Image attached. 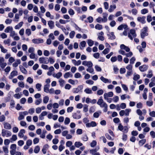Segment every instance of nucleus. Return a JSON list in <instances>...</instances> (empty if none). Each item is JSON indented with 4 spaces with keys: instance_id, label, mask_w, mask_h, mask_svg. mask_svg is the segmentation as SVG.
<instances>
[{
    "instance_id": "obj_40",
    "label": "nucleus",
    "mask_w": 155,
    "mask_h": 155,
    "mask_svg": "<svg viewBox=\"0 0 155 155\" xmlns=\"http://www.w3.org/2000/svg\"><path fill=\"white\" fill-rule=\"evenodd\" d=\"M125 115L126 116L129 115V113L131 111V109H126L124 110Z\"/></svg>"
},
{
    "instance_id": "obj_3",
    "label": "nucleus",
    "mask_w": 155,
    "mask_h": 155,
    "mask_svg": "<svg viewBox=\"0 0 155 155\" xmlns=\"http://www.w3.org/2000/svg\"><path fill=\"white\" fill-rule=\"evenodd\" d=\"M72 117L75 119H79L81 118V114L79 111H78L72 114Z\"/></svg>"
},
{
    "instance_id": "obj_12",
    "label": "nucleus",
    "mask_w": 155,
    "mask_h": 155,
    "mask_svg": "<svg viewBox=\"0 0 155 155\" xmlns=\"http://www.w3.org/2000/svg\"><path fill=\"white\" fill-rule=\"evenodd\" d=\"M145 18L146 17L144 16L142 17H139L137 18V20L142 24H144L146 22Z\"/></svg>"
},
{
    "instance_id": "obj_20",
    "label": "nucleus",
    "mask_w": 155,
    "mask_h": 155,
    "mask_svg": "<svg viewBox=\"0 0 155 155\" xmlns=\"http://www.w3.org/2000/svg\"><path fill=\"white\" fill-rule=\"evenodd\" d=\"M20 70L21 72L25 74H26L27 73V71L26 70L22 65H20L19 66Z\"/></svg>"
},
{
    "instance_id": "obj_49",
    "label": "nucleus",
    "mask_w": 155,
    "mask_h": 155,
    "mask_svg": "<svg viewBox=\"0 0 155 155\" xmlns=\"http://www.w3.org/2000/svg\"><path fill=\"white\" fill-rule=\"evenodd\" d=\"M75 35V32L74 31H71L69 34V37L71 38H73Z\"/></svg>"
},
{
    "instance_id": "obj_23",
    "label": "nucleus",
    "mask_w": 155,
    "mask_h": 155,
    "mask_svg": "<svg viewBox=\"0 0 155 155\" xmlns=\"http://www.w3.org/2000/svg\"><path fill=\"white\" fill-rule=\"evenodd\" d=\"M25 133V130L24 129L21 130L18 134V136L20 137H24V134Z\"/></svg>"
},
{
    "instance_id": "obj_63",
    "label": "nucleus",
    "mask_w": 155,
    "mask_h": 155,
    "mask_svg": "<svg viewBox=\"0 0 155 155\" xmlns=\"http://www.w3.org/2000/svg\"><path fill=\"white\" fill-rule=\"evenodd\" d=\"M110 49L109 48H107L104 50V51H102V53L104 54H106L108 53Z\"/></svg>"
},
{
    "instance_id": "obj_17",
    "label": "nucleus",
    "mask_w": 155,
    "mask_h": 155,
    "mask_svg": "<svg viewBox=\"0 0 155 155\" xmlns=\"http://www.w3.org/2000/svg\"><path fill=\"white\" fill-rule=\"evenodd\" d=\"M52 75L54 78L57 79H59L62 76V73L61 72H58L57 73H53Z\"/></svg>"
},
{
    "instance_id": "obj_28",
    "label": "nucleus",
    "mask_w": 155,
    "mask_h": 155,
    "mask_svg": "<svg viewBox=\"0 0 155 155\" xmlns=\"http://www.w3.org/2000/svg\"><path fill=\"white\" fill-rule=\"evenodd\" d=\"M86 42L85 41H83L81 42L79 45V47L81 49H83L85 47Z\"/></svg>"
},
{
    "instance_id": "obj_45",
    "label": "nucleus",
    "mask_w": 155,
    "mask_h": 155,
    "mask_svg": "<svg viewBox=\"0 0 155 155\" xmlns=\"http://www.w3.org/2000/svg\"><path fill=\"white\" fill-rule=\"evenodd\" d=\"M40 150V147L38 146H36L34 150V152L35 153H38Z\"/></svg>"
},
{
    "instance_id": "obj_13",
    "label": "nucleus",
    "mask_w": 155,
    "mask_h": 155,
    "mask_svg": "<svg viewBox=\"0 0 155 155\" xmlns=\"http://www.w3.org/2000/svg\"><path fill=\"white\" fill-rule=\"evenodd\" d=\"M104 99H106L108 97H111L113 96V93L112 92L110 91L107 93H104Z\"/></svg>"
},
{
    "instance_id": "obj_33",
    "label": "nucleus",
    "mask_w": 155,
    "mask_h": 155,
    "mask_svg": "<svg viewBox=\"0 0 155 155\" xmlns=\"http://www.w3.org/2000/svg\"><path fill=\"white\" fill-rule=\"evenodd\" d=\"M23 24V22L22 21H21L19 22L17 25L15 26V29H19L20 28H21L22 27Z\"/></svg>"
},
{
    "instance_id": "obj_11",
    "label": "nucleus",
    "mask_w": 155,
    "mask_h": 155,
    "mask_svg": "<svg viewBox=\"0 0 155 155\" xmlns=\"http://www.w3.org/2000/svg\"><path fill=\"white\" fill-rule=\"evenodd\" d=\"M97 126L96 123L94 121H91L90 123H88L86 124V126L87 127H94Z\"/></svg>"
},
{
    "instance_id": "obj_8",
    "label": "nucleus",
    "mask_w": 155,
    "mask_h": 155,
    "mask_svg": "<svg viewBox=\"0 0 155 155\" xmlns=\"http://www.w3.org/2000/svg\"><path fill=\"white\" fill-rule=\"evenodd\" d=\"M7 65V63L5 62V60L3 57H0V67L4 69Z\"/></svg>"
},
{
    "instance_id": "obj_2",
    "label": "nucleus",
    "mask_w": 155,
    "mask_h": 155,
    "mask_svg": "<svg viewBox=\"0 0 155 155\" xmlns=\"http://www.w3.org/2000/svg\"><path fill=\"white\" fill-rule=\"evenodd\" d=\"M2 135L3 137H8L11 136L12 133L8 130L3 129L2 130Z\"/></svg>"
},
{
    "instance_id": "obj_55",
    "label": "nucleus",
    "mask_w": 155,
    "mask_h": 155,
    "mask_svg": "<svg viewBox=\"0 0 155 155\" xmlns=\"http://www.w3.org/2000/svg\"><path fill=\"white\" fill-rule=\"evenodd\" d=\"M148 12V11L147 9L146 8H144L141 11V13L142 14H145Z\"/></svg>"
},
{
    "instance_id": "obj_26",
    "label": "nucleus",
    "mask_w": 155,
    "mask_h": 155,
    "mask_svg": "<svg viewBox=\"0 0 155 155\" xmlns=\"http://www.w3.org/2000/svg\"><path fill=\"white\" fill-rule=\"evenodd\" d=\"M49 84H46L44 86V90L45 92L48 93L49 91Z\"/></svg>"
},
{
    "instance_id": "obj_42",
    "label": "nucleus",
    "mask_w": 155,
    "mask_h": 155,
    "mask_svg": "<svg viewBox=\"0 0 155 155\" xmlns=\"http://www.w3.org/2000/svg\"><path fill=\"white\" fill-rule=\"evenodd\" d=\"M86 71L90 73H93L94 71V69L92 67H90L88 68L87 69Z\"/></svg>"
},
{
    "instance_id": "obj_31",
    "label": "nucleus",
    "mask_w": 155,
    "mask_h": 155,
    "mask_svg": "<svg viewBox=\"0 0 155 155\" xmlns=\"http://www.w3.org/2000/svg\"><path fill=\"white\" fill-rule=\"evenodd\" d=\"M116 8V6L115 5H110L108 11L110 12H112Z\"/></svg>"
},
{
    "instance_id": "obj_16",
    "label": "nucleus",
    "mask_w": 155,
    "mask_h": 155,
    "mask_svg": "<svg viewBox=\"0 0 155 155\" xmlns=\"http://www.w3.org/2000/svg\"><path fill=\"white\" fill-rule=\"evenodd\" d=\"M120 47V49L123 50H124L127 52H128L130 51V48L124 44L121 45Z\"/></svg>"
},
{
    "instance_id": "obj_44",
    "label": "nucleus",
    "mask_w": 155,
    "mask_h": 155,
    "mask_svg": "<svg viewBox=\"0 0 155 155\" xmlns=\"http://www.w3.org/2000/svg\"><path fill=\"white\" fill-rule=\"evenodd\" d=\"M84 91L86 93L88 94H91L92 93V90L89 88H87L85 89Z\"/></svg>"
},
{
    "instance_id": "obj_53",
    "label": "nucleus",
    "mask_w": 155,
    "mask_h": 155,
    "mask_svg": "<svg viewBox=\"0 0 155 155\" xmlns=\"http://www.w3.org/2000/svg\"><path fill=\"white\" fill-rule=\"evenodd\" d=\"M25 33L28 36L31 34V31L30 29L27 28L25 30Z\"/></svg>"
},
{
    "instance_id": "obj_39",
    "label": "nucleus",
    "mask_w": 155,
    "mask_h": 155,
    "mask_svg": "<svg viewBox=\"0 0 155 155\" xmlns=\"http://www.w3.org/2000/svg\"><path fill=\"white\" fill-rule=\"evenodd\" d=\"M95 28L96 29L98 30H101L103 28L102 26L101 25L98 24L96 25Z\"/></svg>"
},
{
    "instance_id": "obj_21",
    "label": "nucleus",
    "mask_w": 155,
    "mask_h": 155,
    "mask_svg": "<svg viewBox=\"0 0 155 155\" xmlns=\"http://www.w3.org/2000/svg\"><path fill=\"white\" fill-rule=\"evenodd\" d=\"M48 25L51 29H53L54 27V22L52 21H48Z\"/></svg>"
},
{
    "instance_id": "obj_27",
    "label": "nucleus",
    "mask_w": 155,
    "mask_h": 155,
    "mask_svg": "<svg viewBox=\"0 0 155 155\" xmlns=\"http://www.w3.org/2000/svg\"><path fill=\"white\" fill-rule=\"evenodd\" d=\"M100 79L102 82L105 83L111 82V81H109L108 79L105 78L103 76L101 77Z\"/></svg>"
},
{
    "instance_id": "obj_51",
    "label": "nucleus",
    "mask_w": 155,
    "mask_h": 155,
    "mask_svg": "<svg viewBox=\"0 0 155 155\" xmlns=\"http://www.w3.org/2000/svg\"><path fill=\"white\" fill-rule=\"evenodd\" d=\"M35 49L33 47H31L29 48L28 49V52L29 53H31L33 52H35Z\"/></svg>"
},
{
    "instance_id": "obj_60",
    "label": "nucleus",
    "mask_w": 155,
    "mask_h": 155,
    "mask_svg": "<svg viewBox=\"0 0 155 155\" xmlns=\"http://www.w3.org/2000/svg\"><path fill=\"white\" fill-rule=\"evenodd\" d=\"M116 92L117 93H119L121 92V90L120 87L119 86H117L115 88Z\"/></svg>"
},
{
    "instance_id": "obj_1",
    "label": "nucleus",
    "mask_w": 155,
    "mask_h": 155,
    "mask_svg": "<svg viewBox=\"0 0 155 155\" xmlns=\"http://www.w3.org/2000/svg\"><path fill=\"white\" fill-rule=\"evenodd\" d=\"M97 103L98 105H100V107H104L105 110H106L105 111H106L107 107V105L104 101L102 97H100V98L98 99Z\"/></svg>"
},
{
    "instance_id": "obj_50",
    "label": "nucleus",
    "mask_w": 155,
    "mask_h": 155,
    "mask_svg": "<svg viewBox=\"0 0 155 155\" xmlns=\"http://www.w3.org/2000/svg\"><path fill=\"white\" fill-rule=\"evenodd\" d=\"M41 84L38 83L36 84L35 87L38 91H41Z\"/></svg>"
},
{
    "instance_id": "obj_9",
    "label": "nucleus",
    "mask_w": 155,
    "mask_h": 155,
    "mask_svg": "<svg viewBox=\"0 0 155 155\" xmlns=\"http://www.w3.org/2000/svg\"><path fill=\"white\" fill-rule=\"evenodd\" d=\"M82 64L85 66H87L88 67H92L93 64L91 61H83L82 62Z\"/></svg>"
},
{
    "instance_id": "obj_29",
    "label": "nucleus",
    "mask_w": 155,
    "mask_h": 155,
    "mask_svg": "<svg viewBox=\"0 0 155 155\" xmlns=\"http://www.w3.org/2000/svg\"><path fill=\"white\" fill-rule=\"evenodd\" d=\"M21 61L20 59H17L15 62L14 63L12 64V66L13 67H16L18 66V64L21 63Z\"/></svg>"
},
{
    "instance_id": "obj_36",
    "label": "nucleus",
    "mask_w": 155,
    "mask_h": 155,
    "mask_svg": "<svg viewBox=\"0 0 155 155\" xmlns=\"http://www.w3.org/2000/svg\"><path fill=\"white\" fill-rule=\"evenodd\" d=\"M80 87H78L77 88L73 89V92L74 93H78L81 90V88L80 89Z\"/></svg>"
},
{
    "instance_id": "obj_18",
    "label": "nucleus",
    "mask_w": 155,
    "mask_h": 155,
    "mask_svg": "<svg viewBox=\"0 0 155 155\" xmlns=\"http://www.w3.org/2000/svg\"><path fill=\"white\" fill-rule=\"evenodd\" d=\"M3 125L4 128L7 130H10L11 128V125L6 122H4L3 123Z\"/></svg>"
},
{
    "instance_id": "obj_19",
    "label": "nucleus",
    "mask_w": 155,
    "mask_h": 155,
    "mask_svg": "<svg viewBox=\"0 0 155 155\" xmlns=\"http://www.w3.org/2000/svg\"><path fill=\"white\" fill-rule=\"evenodd\" d=\"M127 28V26L126 24H122L117 28V29L119 30H122L123 29L126 30Z\"/></svg>"
},
{
    "instance_id": "obj_48",
    "label": "nucleus",
    "mask_w": 155,
    "mask_h": 155,
    "mask_svg": "<svg viewBox=\"0 0 155 155\" xmlns=\"http://www.w3.org/2000/svg\"><path fill=\"white\" fill-rule=\"evenodd\" d=\"M74 76L75 78H81L82 77L81 74L78 72L76 73L74 75Z\"/></svg>"
},
{
    "instance_id": "obj_64",
    "label": "nucleus",
    "mask_w": 155,
    "mask_h": 155,
    "mask_svg": "<svg viewBox=\"0 0 155 155\" xmlns=\"http://www.w3.org/2000/svg\"><path fill=\"white\" fill-rule=\"evenodd\" d=\"M27 81L29 84H31L33 82V79L30 77H28L27 79Z\"/></svg>"
},
{
    "instance_id": "obj_35",
    "label": "nucleus",
    "mask_w": 155,
    "mask_h": 155,
    "mask_svg": "<svg viewBox=\"0 0 155 155\" xmlns=\"http://www.w3.org/2000/svg\"><path fill=\"white\" fill-rule=\"evenodd\" d=\"M74 146L76 147L79 148L83 145V144L80 142L77 141L74 143Z\"/></svg>"
},
{
    "instance_id": "obj_43",
    "label": "nucleus",
    "mask_w": 155,
    "mask_h": 155,
    "mask_svg": "<svg viewBox=\"0 0 155 155\" xmlns=\"http://www.w3.org/2000/svg\"><path fill=\"white\" fill-rule=\"evenodd\" d=\"M87 43L88 45L90 46H92L94 44V41L91 39L88 40Z\"/></svg>"
},
{
    "instance_id": "obj_24",
    "label": "nucleus",
    "mask_w": 155,
    "mask_h": 155,
    "mask_svg": "<svg viewBox=\"0 0 155 155\" xmlns=\"http://www.w3.org/2000/svg\"><path fill=\"white\" fill-rule=\"evenodd\" d=\"M103 18H102V22H105L107 21V16L108 14L106 13H104L103 14Z\"/></svg>"
},
{
    "instance_id": "obj_32",
    "label": "nucleus",
    "mask_w": 155,
    "mask_h": 155,
    "mask_svg": "<svg viewBox=\"0 0 155 155\" xmlns=\"http://www.w3.org/2000/svg\"><path fill=\"white\" fill-rule=\"evenodd\" d=\"M13 30V28L11 26L7 27L4 30V31L6 33H8Z\"/></svg>"
},
{
    "instance_id": "obj_4",
    "label": "nucleus",
    "mask_w": 155,
    "mask_h": 155,
    "mask_svg": "<svg viewBox=\"0 0 155 155\" xmlns=\"http://www.w3.org/2000/svg\"><path fill=\"white\" fill-rule=\"evenodd\" d=\"M147 27H144L141 30L140 35L142 38H143L145 36L148 35V33L147 32Z\"/></svg>"
},
{
    "instance_id": "obj_5",
    "label": "nucleus",
    "mask_w": 155,
    "mask_h": 155,
    "mask_svg": "<svg viewBox=\"0 0 155 155\" xmlns=\"http://www.w3.org/2000/svg\"><path fill=\"white\" fill-rule=\"evenodd\" d=\"M19 116L18 117V119L19 120L24 119L25 117L24 116L28 115V113L27 111H25L23 112H20L19 113Z\"/></svg>"
},
{
    "instance_id": "obj_47",
    "label": "nucleus",
    "mask_w": 155,
    "mask_h": 155,
    "mask_svg": "<svg viewBox=\"0 0 155 155\" xmlns=\"http://www.w3.org/2000/svg\"><path fill=\"white\" fill-rule=\"evenodd\" d=\"M28 112V114L32 115L35 112V109L33 108H31L29 109Z\"/></svg>"
},
{
    "instance_id": "obj_38",
    "label": "nucleus",
    "mask_w": 155,
    "mask_h": 155,
    "mask_svg": "<svg viewBox=\"0 0 155 155\" xmlns=\"http://www.w3.org/2000/svg\"><path fill=\"white\" fill-rule=\"evenodd\" d=\"M146 140L145 139H143L139 141V145L140 146H142L146 142Z\"/></svg>"
},
{
    "instance_id": "obj_25",
    "label": "nucleus",
    "mask_w": 155,
    "mask_h": 155,
    "mask_svg": "<svg viewBox=\"0 0 155 155\" xmlns=\"http://www.w3.org/2000/svg\"><path fill=\"white\" fill-rule=\"evenodd\" d=\"M104 34V33L103 31H101L99 33L98 38L100 40L102 41L104 40V37L103 36Z\"/></svg>"
},
{
    "instance_id": "obj_14",
    "label": "nucleus",
    "mask_w": 155,
    "mask_h": 155,
    "mask_svg": "<svg viewBox=\"0 0 155 155\" xmlns=\"http://www.w3.org/2000/svg\"><path fill=\"white\" fill-rule=\"evenodd\" d=\"M18 72L16 71H13L10 73V75L9 76V79H12L14 77L17 75Z\"/></svg>"
},
{
    "instance_id": "obj_10",
    "label": "nucleus",
    "mask_w": 155,
    "mask_h": 155,
    "mask_svg": "<svg viewBox=\"0 0 155 155\" xmlns=\"http://www.w3.org/2000/svg\"><path fill=\"white\" fill-rule=\"evenodd\" d=\"M32 41L33 43L35 44H39L44 42L43 39L40 38L34 39L32 40Z\"/></svg>"
},
{
    "instance_id": "obj_52",
    "label": "nucleus",
    "mask_w": 155,
    "mask_h": 155,
    "mask_svg": "<svg viewBox=\"0 0 155 155\" xmlns=\"http://www.w3.org/2000/svg\"><path fill=\"white\" fill-rule=\"evenodd\" d=\"M1 51L4 53H6L7 52L8 50L2 46L0 48Z\"/></svg>"
},
{
    "instance_id": "obj_7",
    "label": "nucleus",
    "mask_w": 155,
    "mask_h": 155,
    "mask_svg": "<svg viewBox=\"0 0 155 155\" xmlns=\"http://www.w3.org/2000/svg\"><path fill=\"white\" fill-rule=\"evenodd\" d=\"M39 61L41 64H47L49 63L48 58L47 57H40L39 59Z\"/></svg>"
},
{
    "instance_id": "obj_58",
    "label": "nucleus",
    "mask_w": 155,
    "mask_h": 155,
    "mask_svg": "<svg viewBox=\"0 0 155 155\" xmlns=\"http://www.w3.org/2000/svg\"><path fill=\"white\" fill-rule=\"evenodd\" d=\"M97 151L96 149H92L90 150V153L91 154L94 155L97 153Z\"/></svg>"
},
{
    "instance_id": "obj_61",
    "label": "nucleus",
    "mask_w": 155,
    "mask_h": 155,
    "mask_svg": "<svg viewBox=\"0 0 155 155\" xmlns=\"http://www.w3.org/2000/svg\"><path fill=\"white\" fill-rule=\"evenodd\" d=\"M68 12L69 14L71 15H73L74 14V10L71 8L69 9Z\"/></svg>"
},
{
    "instance_id": "obj_41",
    "label": "nucleus",
    "mask_w": 155,
    "mask_h": 155,
    "mask_svg": "<svg viewBox=\"0 0 155 155\" xmlns=\"http://www.w3.org/2000/svg\"><path fill=\"white\" fill-rule=\"evenodd\" d=\"M148 74H147V77L149 78H151L153 76L152 71L150 70L148 71Z\"/></svg>"
},
{
    "instance_id": "obj_15",
    "label": "nucleus",
    "mask_w": 155,
    "mask_h": 155,
    "mask_svg": "<svg viewBox=\"0 0 155 155\" xmlns=\"http://www.w3.org/2000/svg\"><path fill=\"white\" fill-rule=\"evenodd\" d=\"M148 66L146 65H143L139 67V70L142 72H144L147 70Z\"/></svg>"
},
{
    "instance_id": "obj_22",
    "label": "nucleus",
    "mask_w": 155,
    "mask_h": 155,
    "mask_svg": "<svg viewBox=\"0 0 155 155\" xmlns=\"http://www.w3.org/2000/svg\"><path fill=\"white\" fill-rule=\"evenodd\" d=\"M49 146L48 144H46L44 145L42 149V151L44 154H45L46 153L47 150L48 149Z\"/></svg>"
},
{
    "instance_id": "obj_62",
    "label": "nucleus",
    "mask_w": 155,
    "mask_h": 155,
    "mask_svg": "<svg viewBox=\"0 0 155 155\" xmlns=\"http://www.w3.org/2000/svg\"><path fill=\"white\" fill-rule=\"evenodd\" d=\"M12 20L10 19H7L5 21V23L7 25L8 24H10L12 23Z\"/></svg>"
},
{
    "instance_id": "obj_54",
    "label": "nucleus",
    "mask_w": 155,
    "mask_h": 155,
    "mask_svg": "<svg viewBox=\"0 0 155 155\" xmlns=\"http://www.w3.org/2000/svg\"><path fill=\"white\" fill-rule=\"evenodd\" d=\"M69 21L68 20H65L62 19H60L59 21V22L61 24H65L66 23L68 22Z\"/></svg>"
},
{
    "instance_id": "obj_37",
    "label": "nucleus",
    "mask_w": 155,
    "mask_h": 155,
    "mask_svg": "<svg viewBox=\"0 0 155 155\" xmlns=\"http://www.w3.org/2000/svg\"><path fill=\"white\" fill-rule=\"evenodd\" d=\"M49 100V97L47 96H46L43 97V102L44 104H47Z\"/></svg>"
},
{
    "instance_id": "obj_56",
    "label": "nucleus",
    "mask_w": 155,
    "mask_h": 155,
    "mask_svg": "<svg viewBox=\"0 0 155 155\" xmlns=\"http://www.w3.org/2000/svg\"><path fill=\"white\" fill-rule=\"evenodd\" d=\"M18 86L21 88H23L25 87L24 83L22 81L19 82L18 83Z\"/></svg>"
},
{
    "instance_id": "obj_6",
    "label": "nucleus",
    "mask_w": 155,
    "mask_h": 155,
    "mask_svg": "<svg viewBox=\"0 0 155 155\" xmlns=\"http://www.w3.org/2000/svg\"><path fill=\"white\" fill-rule=\"evenodd\" d=\"M128 38L131 40H133V37L135 38L136 36L135 31L134 29H131L130 31V33L128 34Z\"/></svg>"
},
{
    "instance_id": "obj_46",
    "label": "nucleus",
    "mask_w": 155,
    "mask_h": 155,
    "mask_svg": "<svg viewBox=\"0 0 155 155\" xmlns=\"http://www.w3.org/2000/svg\"><path fill=\"white\" fill-rule=\"evenodd\" d=\"M70 119L68 117H66L64 121V124L65 125L68 124L70 122Z\"/></svg>"
},
{
    "instance_id": "obj_57",
    "label": "nucleus",
    "mask_w": 155,
    "mask_h": 155,
    "mask_svg": "<svg viewBox=\"0 0 155 155\" xmlns=\"http://www.w3.org/2000/svg\"><path fill=\"white\" fill-rule=\"evenodd\" d=\"M42 102V100L41 99H38L36 100L35 101V104L36 105H38L40 104H41V103Z\"/></svg>"
},
{
    "instance_id": "obj_34",
    "label": "nucleus",
    "mask_w": 155,
    "mask_h": 155,
    "mask_svg": "<svg viewBox=\"0 0 155 155\" xmlns=\"http://www.w3.org/2000/svg\"><path fill=\"white\" fill-rule=\"evenodd\" d=\"M58 82L60 86L61 87H63L65 83V81L62 78H60L58 80Z\"/></svg>"
},
{
    "instance_id": "obj_30",
    "label": "nucleus",
    "mask_w": 155,
    "mask_h": 155,
    "mask_svg": "<svg viewBox=\"0 0 155 155\" xmlns=\"http://www.w3.org/2000/svg\"><path fill=\"white\" fill-rule=\"evenodd\" d=\"M72 75L69 72L66 73L64 75V78H67L69 77L72 78Z\"/></svg>"
},
{
    "instance_id": "obj_59",
    "label": "nucleus",
    "mask_w": 155,
    "mask_h": 155,
    "mask_svg": "<svg viewBox=\"0 0 155 155\" xmlns=\"http://www.w3.org/2000/svg\"><path fill=\"white\" fill-rule=\"evenodd\" d=\"M146 104L147 106L150 107L152 106L153 104V102L150 100L149 101H147L146 102Z\"/></svg>"
}]
</instances>
